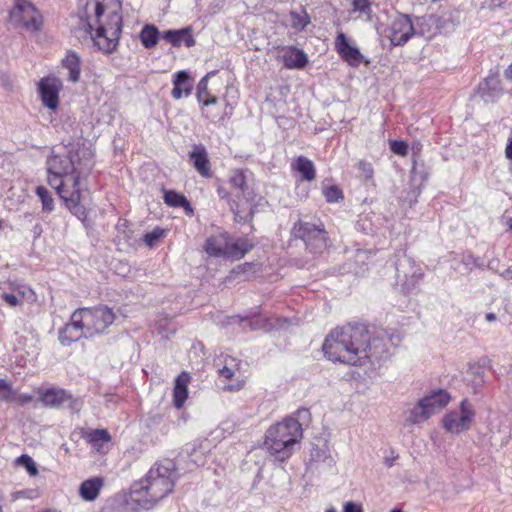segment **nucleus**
I'll return each instance as SVG.
<instances>
[{"mask_svg": "<svg viewBox=\"0 0 512 512\" xmlns=\"http://www.w3.org/2000/svg\"><path fill=\"white\" fill-rule=\"evenodd\" d=\"M93 157L92 150L82 146L65 154L53 153L47 160L49 185L56 190L70 212L82 221L86 218V211L80 204V179L91 172Z\"/></svg>", "mask_w": 512, "mask_h": 512, "instance_id": "1", "label": "nucleus"}, {"mask_svg": "<svg viewBox=\"0 0 512 512\" xmlns=\"http://www.w3.org/2000/svg\"><path fill=\"white\" fill-rule=\"evenodd\" d=\"M79 30L90 35L103 53H112L122 32L121 4L118 0H83L79 11Z\"/></svg>", "mask_w": 512, "mask_h": 512, "instance_id": "2", "label": "nucleus"}, {"mask_svg": "<svg viewBox=\"0 0 512 512\" xmlns=\"http://www.w3.org/2000/svg\"><path fill=\"white\" fill-rule=\"evenodd\" d=\"M178 478L175 463L164 460L155 463L145 477L130 487V501L141 509H152L174 489Z\"/></svg>", "mask_w": 512, "mask_h": 512, "instance_id": "3", "label": "nucleus"}, {"mask_svg": "<svg viewBox=\"0 0 512 512\" xmlns=\"http://www.w3.org/2000/svg\"><path fill=\"white\" fill-rule=\"evenodd\" d=\"M365 325H346L332 330L322 346L324 356L332 362L362 366L365 364Z\"/></svg>", "mask_w": 512, "mask_h": 512, "instance_id": "4", "label": "nucleus"}, {"mask_svg": "<svg viewBox=\"0 0 512 512\" xmlns=\"http://www.w3.org/2000/svg\"><path fill=\"white\" fill-rule=\"evenodd\" d=\"M303 430L294 417H286L271 425L265 433L263 448L274 461L285 462L294 451V446L302 439Z\"/></svg>", "mask_w": 512, "mask_h": 512, "instance_id": "5", "label": "nucleus"}, {"mask_svg": "<svg viewBox=\"0 0 512 512\" xmlns=\"http://www.w3.org/2000/svg\"><path fill=\"white\" fill-rule=\"evenodd\" d=\"M215 71L208 72L198 82L196 87V98L201 105L202 116L214 124H225V122L232 116L234 105L237 103V90L234 87L227 86L224 95V112L214 113L210 106L218 104L219 100L215 95H212L208 89V80L211 76L215 75Z\"/></svg>", "mask_w": 512, "mask_h": 512, "instance_id": "6", "label": "nucleus"}, {"mask_svg": "<svg viewBox=\"0 0 512 512\" xmlns=\"http://www.w3.org/2000/svg\"><path fill=\"white\" fill-rule=\"evenodd\" d=\"M450 401L451 395L447 390H431L409 410L407 421L411 425L422 424L444 409Z\"/></svg>", "mask_w": 512, "mask_h": 512, "instance_id": "7", "label": "nucleus"}, {"mask_svg": "<svg viewBox=\"0 0 512 512\" xmlns=\"http://www.w3.org/2000/svg\"><path fill=\"white\" fill-rule=\"evenodd\" d=\"M230 185L238 190L237 197L238 201H231L230 208L234 214L235 220L239 223H245L252 219L254 214V209L252 206V201L254 200L253 192L249 191L247 186L246 177L243 171H236L229 179Z\"/></svg>", "mask_w": 512, "mask_h": 512, "instance_id": "8", "label": "nucleus"}, {"mask_svg": "<svg viewBox=\"0 0 512 512\" xmlns=\"http://www.w3.org/2000/svg\"><path fill=\"white\" fill-rule=\"evenodd\" d=\"M292 234L295 238L301 239L312 253L322 252L327 247V232L320 220H299L294 224Z\"/></svg>", "mask_w": 512, "mask_h": 512, "instance_id": "9", "label": "nucleus"}, {"mask_svg": "<svg viewBox=\"0 0 512 512\" xmlns=\"http://www.w3.org/2000/svg\"><path fill=\"white\" fill-rule=\"evenodd\" d=\"M89 338L103 334L113 324L115 313L106 305L78 308Z\"/></svg>", "mask_w": 512, "mask_h": 512, "instance_id": "10", "label": "nucleus"}, {"mask_svg": "<svg viewBox=\"0 0 512 512\" xmlns=\"http://www.w3.org/2000/svg\"><path fill=\"white\" fill-rule=\"evenodd\" d=\"M476 412L468 399H463L457 409L448 411L442 418L443 428L452 434H460L471 428Z\"/></svg>", "mask_w": 512, "mask_h": 512, "instance_id": "11", "label": "nucleus"}, {"mask_svg": "<svg viewBox=\"0 0 512 512\" xmlns=\"http://www.w3.org/2000/svg\"><path fill=\"white\" fill-rule=\"evenodd\" d=\"M9 21L13 26L28 31H38L43 24L41 14L28 0H15L9 12Z\"/></svg>", "mask_w": 512, "mask_h": 512, "instance_id": "12", "label": "nucleus"}, {"mask_svg": "<svg viewBox=\"0 0 512 512\" xmlns=\"http://www.w3.org/2000/svg\"><path fill=\"white\" fill-rule=\"evenodd\" d=\"M365 363L367 361L372 364L379 363L390 357V347L396 343L393 337H388L387 332L379 331L371 335L367 326H365Z\"/></svg>", "mask_w": 512, "mask_h": 512, "instance_id": "13", "label": "nucleus"}, {"mask_svg": "<svg viewBox=\"0 0 512 512\" xmlns=\"http://www.w3.org/2000/svg\"><path fill=\"white\" fill-rule=\"evenodd\" d=\"M396 275L398 281L402 282L403 289L410 292L417 286L424 274L412 258L404 255L396 266Z\"/></svg>", "mask_w": 512, "mask_h": 512, "instance_id": "14", "label": "nucleus"}, {"mask_svg": "<svg viewBox=\"0 0 512 512\" xmlns=\"http://www.w3.org/2000/svg\"><path fill=\"white\" fill-rule=\"evenodd\" d=\"M414 34L411 19L404 14L395 18L386 30V36L393 46L404 45Z\"/></svg>", "mask_w": 512, "mask_h": 512, "instance_id": "15", "label": "nucleus"}, {"mask_svg": "<svg viewBox=\"0 0 512 512\" xmlns=\"http://www.w3.org/2000/svg\"><path fill=\"white\" fill-rule=\"evenodd\" d=\"M62 89V82L55 76H47L38 82V92L45 107L56 110L59 106V93Z\"/></svg>", "mask_w": 512, "mask_h": 512, "instance_id": "16", "label": "nucleus"}, {"mask_svg": "<svg viewBox=\"0 0 512 512\" xmlns=\"http://www.w3.org/2000/svg\"><path fill=\"white\" fill-rule=\"evenodd\" d=\"M77 309L72 313L70 321L66 323L58 333V339L63 346H69L81 338H89Z\"/></svg>", "mask_w": 512, "mask_h": 512, "instance_id": "17", "label": "nucleus"}, {"mask_svg": "<svg viewBox=\"0 0 512 512\" xmlns=\"http://www.w3.org/2000/svg\"><path fill=\"white\" fill-rule=\"evenodd\" d=\"M502 91L501 80L497 72L490 73L478 87V93L485 102L495 101L500 97Z\"/></svg>", "mask_w": 512, "mask_h": 512, "instance_id": "18", "label": "nucleus"}, {"mask_svg": "<svg viewBox=\"0 0 512 512\" xmlns=\"http://www.w3.org/2000/svg\"><path fill=\"white\" fill-rule=\"evenodd\" d=\"M335 47L343 60L350 65H357L361 62L362 55L357 47L348 43L346 35L339 33L335 39Z\"/></svg>", "mask_w": 512, "mask_h": 512, "instance_id": "19", "label": "nucleus"}, {"mask_svg": "<svg viewBox=\"0 0 512 512\" xmlns=\"http://www.w3.org/2000/svg\"><path fill=\"white\" fill-rule=\"evenodd\" d=\"M173 89L171 95L174 99L179 100L183 96L188 97L193 89V80L189 73L185 70L176 72L173 75Z\"/></svg>", "mask_w": 512, "mask_h": 512, "instance_id": "20", "label": "nucleus"}, {"mask_svg": "<svg viewBox=\"0 0 512 512\" xmlns=\"http://www.w3.org/2000/svg\"><path fill=\"white\" fill-rule=\"evenodd\" d=\"M283 65L288 69H301L308 62L306 54L294 47H286L280 56Z\"/></svg>", "mask_w": 512, "mask_h": 512, "instance_id": "21", "label": "nucleus"}, {"mask_svg": "<svg viewBox=\"0 0 512 512\" xmlns=\"http://www.w3.org/2000/svg\"><path fill=\"white\" fill-rule=\"evenodd\" d=\"M190 379V374L187 372H182L175 379L173 389V404L177 409L183 407L188 397V384L190 382Z\"/></svg>", "mask_w": 512, "mask_h": 512, "instance_id": "22", "label": "nucleus"}, {"mask_svg": "<svg viewBox=\"0 0 512 512\" xmlns=\"http://www.w3.org/2000/svg\"><path fill=\"white\" fill-rule=\"evenodd\" d=\"M162 38L175 47H179L182 44L186 47H192L195 45V39L191 34L190 28L167 30L162 34Z\"/></svg>", "mask_w": 512, "mask_h": 512, "instance_id": "23", "label": "nucleus"}, {"mask_svg": "<svg viewBox=\"0 0 512 512\" xmlns=\"http://www.w3.org/2000/svg\"><path fill=\"white\" fill-rule=\"evenodd\" d=\"M228 247V235L219 234L211 236L206 240L204 249L206 253L214 257H225Z\"/></svg>", "mask_w": 512, "mask_h": 512, "instance_id": "24", "label": "nucleus"}, {"mask_svg": "<svg viewBox=\"0 0 512 512\" xmlns=\"http://www.w3.org/2000/svg\"><path fill=\"white\" fill-rule=\"evenodd\" d=\"M190 159L201 176L211 177L212 173L205 147L202 145L196 146L190 153Z\"/></svg>", "mask_w": 512, "mask_h": 512, "instance_id": "25", "label": "nucleus"}, {"mask_svg": "<svg viewBox=\"0 0 512 512\" xmlns=\"http://www.w3.org/2000/svg\"><path fill=\"white\" fill-rule=\"evenodd\" d=\"M291 169L301 175V180L311 182L316 177L314 163L305 156H298L292 163Z\"/></svg>", "mask_w": 512, "mask_h": 512, "instance_id": "26", "label": "nucleus"}, {"mask_svg": "<svg viewBox=\"0 0 512 512\" xmlns=\"http://www.w3.org/2000/svg\"><path fill=\"white\" fill-rule=\"evenodd\" d=\"M104 486V480L101 477H93L83 481L79 488V494L85 501H94Z\"/></svg>", "mask_w": 512, "mask_h": 512, "instance_id": "27", "label": "nucleus"}, {"mask_svg": "<svg viewBox=\"0 0 512 512\" xmlns=\"http://www.w3.org/2000/svg\"><path fill=\"white\" fill-rule=\"evenodd\" d=\"M69 393L61 388H50L45 390L40 399L45 406L57 408L66 403Z\"/></svg>", "mask_w": 512, "mask_h": 512, "instance_id": "28", "label": "nucleus"}, {"mask_svg": "<svg viewBox=\"0 0 512 512\" xmlns=\"http://www.w3.org/2000/svg\"><path fill=\"white\" fill-rule=\"evenodd\" d=\"M62 65L69 72V80L74 83L77 82L81 72L79 55L74 51H68L65 58L62 60Z\"/></svg>", "mask_w": 512, "mask_h": 512, "instance_id": "29", "label": "nucleus"}, {"mask_svg": "<svg viewBox=\"0 0 512 512\" xmlns=\"http://www.w3.org/2000/svg\"><path fill=\"white\" fill-rule=\"evenodd\" d=\"M242 326L245 328L249 326L251 330H271L275 327L272 319H269L261 314H254L241 318Z\"/></svg>", "mask_w": 512, "mask_h": 512, "instance_id": "30", "label": "nucleus"}, {"mask_svg": "<svg viewBox=\"0 0 512 512\" xmlns=\"http://www.w3.org/2000/svg\"><path fill=\"white\" fill-rule=\"evenodd\" d=\"M252 247L253 245L247 239L239 238L234 242L228 240L226 258L241 259Z\"/></svg>", "mask_w": 512, "mask_h": 512, "instance_id": "31", "label": "nucleus"}, {"mask_svg": "<svg viewBox=\"0 0 512 512\" xmlns=\"http://www.w3.org/2000/svg\"><path fill=\"white\" fill-rule=\"evenodd\" d=\"M164 202L171 207H183L187 214H193V208L186 197L174 190L164 191Z\"/></svg>", "mask_w": 512, "mask_h": 512, "instance_id": "32", "label": "nucleus"}, {"mask_svg": "<svg viewBox=\"0 0 512 512\" xmlns=\"http://www.w3.org/2000/svg\"><path fill=\"white\" fill-rule=\"evenodd\" d=\"M87 441L96 451H100L103 444L110 442L111 436L105 429H95L88 432L85 436Z\"/></svg>", "mask_w": 512, "mask_h": 512, "instance_id": "33", "label": "nucleus"}, {"mask_svg": "<svg viewBox=\"0 0 512 512\" xmlns=\"http://www.w3.org/2000/svg\"><path fill=\"white\" fill-rule=\"evenodd\" d=\"M140 41L147 48H153L158 43L159 31L154 25H145L140 32Z\"/></svg>", "mask_w": 512, "mask_h": 512, "instance_id": "34", "label": "nucleus"}, {"mask_svg": "<svg viewBox=\"0 0 512 512\" xmlns=\"http://www.w3.org/2000/svg\"><path fill=\"white\" fill-rule=\"evenodd\" d=\"M352 13H358V17L365 21L372 20V2L370 0H352Z\"/></svg>", "mask_w": 512, "mask_h": 512, "instance_id": "35", "label": "nucleus"}, {"mask_svg": "<svg viewBox=\"0 0 512 512\" xmlns=\"http://www.w3.org/2000/svg\"><path fill=\"white\" fill-rule=\"evenodd\" d=\"M289 16L291 27L297 31L304 30L307 25L310 24V16L305 9H301L300 11L292 10Z\"/></svg>", "mask_w": 512, "mask_h": 512, "instance_id": "36", "label": "nucleus"}, {"mask_svg": "<svg viewBox=\"0 0 512 512\" xmlns=\"http://www.w3.org/2000/svg\"><path fill=\"white\" fill-rule=\"evenodd\" d=\"M322 194L328 203H339L344 199L343 191L337 185L323 186Z\"/></svg>", "mask_w": 512, "mask_h": 512, "instance_id": "37", "label": "nucleus"}, {"mask_svg": "<svg viewBox=\"0 0 512 512\" xmlns=\"http://www.w3.org/2000/svg\"><path fill=\"white\" fill-rule=\"evenodd\" d=\"M36 194L42 202L43 210L51 212L54 209V201L50 192L43 186L36 188Z\"/></svg>", "mask_w": 512, "mask_h": 512, "instance_id": "38", "label": "nucleus"}, {"mask_svg": "<svg viewBox=\"0 0 512 512\" xmlns=\"http://www.w3.org/2000/svg\"><path fill=\"white\" fill-rule=\"evenodd\" d=\"M165 235V230L160 227H155L151 232H148L143 237V242L149 248L154 247L157 242L163 238Z\"/></svg>", "mask_w": 512, "mask_h": 512, "instance_id": "39", "label": "nucleus"}, {"mask_svg": "<svg viewBox=\"0 0 512 512\" xmlns=\"http://www.w3.org/2000/svg\"><path fill=\"white\" fill-rule=\"evenodd\" d=\"M16 462H17V464L25 467V469L31 476L37 475L38 469L36 467L34 460L29 455L23 454V455L19 456L17 458Z\"/></svg>", "mask_w": 512, "mask_h": 512, "instance_id": "40", "label": "nucleus"}, {"mask_svg": "<svg viewBox=\"0 0 512 512\" xmlns=\"http://www.w3.org/2000/svg\"><path fill=\"white\" fill-rule=\"evenodd\" d=\"M235 272L237 274H247L246 279H249L250 276H254L260 272V265L255 263H244L239 265Z\"/></svg>", "mask_w": 512, "mask_h": 512, "instance_id": "41", "label": "nucleus"}, {"mask_svg": "<svg viewBox=\"0 0 512 512\" xmlns=\"http://www.w3.org/2000/svg\"><path fill=\"white\" fill-rule=\"evenodd\" d=\"M39 496V492L36 489H25V490H19L15 491L11 494V500L17 501L18 499H36Z\"/></svg>", "mask_w": 512, "mask_h": 512, "instance_id": "42", "label": "nucleus"}, {"mask_svg": "<svg viewBox=\"0 0 512 512\" xmlns=\"http://www.w3.org/2000/svg\"><path fill=\"white\" fill-rule=\"evenodd\" d=\"M12 386L4 379H0V399L10 401L14 397Z\"/></svg>", "mask_w": 512, "mask_h": 512, "instance_id": "43", "label": "nucleus"}, {"mask_svg": "<svg viewBox=\"0 0 512 512\" xmlns=\"http://www.w3.org/2000/svg\"><path fill=\"white\" fill-rule=\"evenodd\" d=\"M391 151L399 156H406L408 154V145L405 141L393 140L390 142Z\"/></svg>", "mask_w": 512, "mask_h": 512, "instance_id": "44", "label": "nucleus"}, {"mask_svg": "<svg viewBox=\"0 0 512 512\" xmlns=\"http://www.w3.org/2000/svg\"><path fill=\"white\" fill-rule=\"evenodd\" d=\"M358 169L363 173L366 179H371L373 176L372 165L364 160H361L357 164Z\"/></svg>", "mask_w": 512, "mask_h": 512, "instance_id": "45", "label": "nucleus"}, {"mask_svg": "<svg viewBox=\"0 0 512 512\" xmlns=\"http://www.w3.org/2000/svg\"><path fill=\"white\" fill-rule=\"evenodd\" d=\"M474 255L471 252L462 254L460 262L463 264L467 272L473 270Z\"/></svg>", "mask_w": 512, "mask_h": 512, "instance_id": "46", "label": "nucleus"}, {"mask_svg": "<svg viewBox=\"0 0 512 512\" xmlns=\"http://www.w3.org/2000/svg\"><path fill=\"white\" fill-rule=\"evenodd\" d=\"M66 403H68V407L74 412H78L82 406V401L78 398H74L71 394H69Z\"/></svg>", "mask_w": 512, "mask_h": 512, "instance_id": "47", "label": "nucleus"}, {"mask_svg": "<svg viewBox=\"0 0 512 512\" xmlns=\"http://www.w3.org/2000/svg\"><path fill=\"white\" fill-rule=\"evenodd\" d=\"M2 297L5 300V302L7 304H9L11 307H15V306L19 305V303H20V300L18 299V297L11 293H4L2 295Z\"/></svg>", "mask_w": 512, "mask_h": 512, "instance_id": "48", "label": "nucleus"}, {"mask_svg": "<svg viewBox=\"0 0 512 512\" xmlns=\"http://www.w3.org/2000/svg\"><path fill=\"white\" fill-rule=\"evenodd\" d=\"M343 512H363V509L360 504L349 501L344 505Z\"/></svg>", "mask_w": 512, "mask_h": 512, "instance_id": "49", "label": "nucleus"}, {"mask_svg": "<svg viewBox=\"0 0 512 512\" xmlns=\"http://www.w3.org/2000/svg\"><path fill=\"white\" fill-rule=\"evenodd\" d=\"M500 260L498 258H492L488 261L486 268L495 274L501 273L499 271Z\"/></svg>", "mask_w": 512, "mask_h": 512, "instance_id": "50", "label": "nucleus"}, {"mask_svg": "<svg viewBox=\"0 0 512 512\" xmlns=\"http://www.w3.org/2000/svg\"><path fill=\"white\" fill-rule=\"evenodd\" d=\"M219 374L225 379H231L234 375V371L231 368L224 366L223 368L219 369Z\"/></svg>", "mask_w": 512, "mask_h": 512, "instance_id": "51", "label": "nucleus"}, {"mask_svg": "<svg viewBox=\"0 0 512 512\" xmlns=\"http://www.w3.org/2000/svg\"><path fill=\"white\" fill-rule=\"evenodd\" d=\"M499 276L505 281H512V265L499 273Z\"/></svg>", "mask_w": 512, "mask_h": 512, "instance_id": "52", "label": "nucleus"}, {"mask_svg": "<svg viewBox=\"0 0 512 512\" xmlns=\"http://www.w3.org/2000/svg\"><path fill=\"white\" fill-rule=\"evenodd\" d=\"M475 268L480 269V270H483L485 268V265L480 257L474 256L473 269H475Z\"/></svg>", "mask_w": 512, "mask_h": 512, "instance_id": "53", "label": "nucleus"}, {"mask_svg": "<svg viewBox=\"0 0 512 512\" xmlns=\"http://www.w3.org/2000/svg\"><path fill=\"white\" fill-rule=\"evenodd\" d=\"M217 194L221 199H227L228 198V191L224 187H218Z\"/></svg>", "mask_w": 512, "mask_h": 512, "instance_id": "54", "label": "nucleus"}, {"mask_svg": "<svg viewBox=\"0 0 512 512\" xmlns=\"http://www.w3.org/2000/svg\"><path fill=\"white\" fill-rule=\"evenodd\" d=\"M505 155L508 159L512 160V140L506 146Z\"/></svg>", "mask_w": 512, "mask_h": 512, "instance_id": "55", "label": "nucleus"}, {"mask_svg": "<svg viewBox=\"0 0 512 512\" xmlns=\"http://www.w3.org/2000/svg\"><path fill=\"white\" fill-rule=\"evenodd\" d=\"M485 320L487 322H495L497 320V316L493 312H489L485 314Z\"/></svg>", "mask_w": 512, "mask_h": 512, "instance_id": "56", "label": "nucleus"}, {"mask_svg": "<svg viewBox=\"0 0 512 512\" xmlns=\"http://www.w3.org/2000/svg\"><path fill=\"white\" fill-rule=\"evenodd\" d=\"M504 76L506 79L512 81V63L504 71Z\"/></svg>", "mask_w": 512, "mask_h": 512, "instance_id": "57", "label": "nucleus"}, {"mask_svg": "<svg viewBox=\"0 0 512 512\" xmlns=\"http://www.w3.org/2000/svg\"><path fill=\"white\" fill-rule=\"evenodd\" d=\"M127 223H128V222H127V220H125V219H119V221H118V223H117L116 228H117L118 230H120V229H122V228H126V227H127Z\"/></svg>", "mask_w": 512, "mask_h": 512, "instance_id": "58", "label": "nucleus"}, {"mask_svg": "<svg viewBox=\"0 0 512 512\" xmlns=\"http://www.w3.org/2000/svg\"><path fill=\"white\" fill-rule=\"evenodd\" d=\"M210 109H211L214 113H223V112H224V108H223V109H221V108L218 106V104L210 106Z\"/></svg>", "mask_w": 512, "mask_h": 512, "instance_id": "59", "label": "nucleus"}, {"mask_svg": "<svg viewBox=\"0 0 512 512\" xmlns=\"http://www.w3.org/2000/svg\"><path fill=\"white\" fill-rule=\"evenodd\" d=\"M411 174H412L413 177H416L418 175L417 168H416V163H414L413 166H412Z\"/></svg>", "mask_w": 512, "mask_h": 512, "instance_id": "60", "label": "nucleus"}, {"mask_svg": "<svg viewBox=\"0 0 512 512\" xmlns=\"http://www.w3.org/2000/svg\"><path fill=\"white\" fill-rule=\"evenodd\" d=\"M30 400H31V396H29V395L22 396V401L27 402V401H30Z\"/></svg>", "mask_w": 512, "mask_h": 512, "instance_id": "61", "label": "nucleus"}, {"mask_svg": "<svg viewBox=\"0 0 512 512\" xmlns=\"http://www.w3.org/2000/svg\"><path fill=\"white\" fill-rule=\"evenodd\" d=\"M40 512H58L56 509H46V510H42Z\"/></svg>", "mask_w": 512, "mask_h": 512, "instance_id": "62", "label": "nucleus"}, {"mask_svg": "<svg viewBox=\"0 0 512 512\" xmlns=\"http://www.w3.org/2000/svg\"><path fill=\"white\" fill-rule=\"evenodd\" d=\"M325 512H337L335 508H329Z\"/></svg>", "mask_w": 512, "mask_h": 512, "instance_id": "63", "label": "nucleus"}, {"mask_svg": "<svg viewBox=\"0 0 512 512\" xmlns=\"http://www.w3.org/2000/svg\"><path fill=\"white\" fill-rule=\"evenodd\" d=\"M390 512H403V511L401 509L395 508V509H392Z\"/></svg>", "mask_w": 512, "mask_h": 512, "instance_id": "64", "label": "nucleus"}]
</instances>
